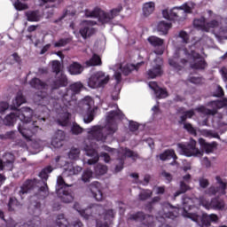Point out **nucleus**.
Segmentation results:
<instances>
[{
    "label": "nucleus",
    "instance_id": "50",
    "mask_svg": "<svg viewBox=\"0 0 227 227\" xmlns=\"http://www.w3.org/2000/svg\"><path fill=\"white\" fill-rule=\"evenodd\" d=\"M152 191L150 190H143L139 194H138V200L140 201H145V200H148L149 198H152Z\"/></svg>",
    "mask_w": 227,
    "mask_h": 227
},
{
    "label": "nucleus",
    "instance_id": "59",
    "mask_svg": "<svg viewBox=\"0 0 227 227\" xmlns=\"http://www.w3.org/2000/svg\"><path fill=\"white\" fill-rule=\"evenodd\" d=\"M74 210H76V212H78L80 214V215H82V217L83 219H86V208L85 209H82L81 208V204L75 202L74 205Z\"/></svg>",
    "mask_w": 227,
    "mask_h": 227
},
{
    "label": "nucleus",
    "instance_id": "13",
    "mask_svg": "<svg viewBox=\"0 0 227 227\" xmlns=\"http://www.w3.org/2000/svg\"><path fill=\"white\" fill-rule=\"evenodd\" d=\"M82 88L83 85L81 82L71 84L69 89H67L66 92L61 94V99L65 106H68L69 103L75 100V95L81 93V90H82Z\"/></svg>",
    "mask_w": 227,
    "mask_h": 227
},
{
    "label": "nucleus",
    "instance_id": "26",
    "mask_svg": "<svg viewBox=\"0 0 227 227\" xmlns=\"http://www.w3.org/2000/svg\"><path fill=\"white\" fill-rule=\"evenodd\" d=\"M89 189L93 196V198H95V200H97V201H102V191H100L101 189V185L100 183L95 181L93 183H91L89 186Z\"/></svg>",
    "mask_w": 227,
    "mask_h": 227
},
{
    "label": "nucleus",
    "instance_id": "32",
    "mask_svg": "<svg viewBox=\"0 0 227 227\" xmlns=\"http://www.w3.org/2000/svg\"><path fill=\"white\" fill-rule=\"evenodd\" d=\"M160 160H170V159H173L174 161L171 163V165H175L176 164V159H178V157L176 156V154L175 153V150L173 149H168L166 150L165 152H163L161 154H160Z\"/></svg>",
    "mask_w": 227,
    "mask_h": 227
},
{
    "label": "nucleus",
    "instance_id": "29",
    "mask_svg": "<svg viewBox=\"0 0 227 227\" xmlns=\"http://www.w3.org/2000/svg\"><path fill=\"white\" fill-rule=\"evenodd\" d=\"M149 87L151 88V90H153L157 98H166V97H168V91L166 90V89L159 87V85H157V82H149Z\"/></svg>",
    "mask_w": 227,
    "mask_h": 227
},
{
    "label": "nucleus",
    "instance_id": "39",
    "mask_svg": "<svg viewBox=\"0 0 227 227\" xmlns=\"http://www.w3.org/2000/svg\"><path fill=\"white\" fill-rule=\"evenodd\" d=\"M193 26L196 29H199V31H206V33H208V27H207V21H205L204 17L195 19L193 20Z\"/></svg>",
    "mask_w": 227,
    "mask_h": 227
},
{
    "label": "nucleus",
    "instance_id": "30",
    "mask_svg": "<svg viewBox=\"0 0 227 227\" xmlns=\"http://www.w3.org/2000/svg\"><path fill=\"white\" fill-rule=\"evenodd\" d=\"M22 104H26V98L22 94V91H19L15 98L12 100L11 110L17 111V109H19V107H20Z\"/></svg>",
    "mask_w": 227,
    "mask_h": 227
},
{
    "label": "nucleus",
    "instance_id": "44",
    "mask_svg": "<svg viewBox=\"0 0 227 227\" xmlns=\"http://www.w3.org/2000/svg\"><path fill=\"white\" fill-rule=\"evenodd\" d=\"M201 136H204V137H208L209 139L215 138V139H220L219 134L214 130L210 129H202L200 130Z\"/></svg>",
    "mask_w": 227,
    "mask_h": 227
},
{
    "label": "nucleus",
    "instance_id": "58",
    "mask_svg": "<svg viewBox=\"0 0 227 227\" xmlns=\"http://www.w3.org/2000/svg\"><path fill=\"white\" fill-rule=\"evenodd\" d=\"M219 26H220V23L216 20H213L206 23V27H207V33L210 31V29L219 27Z\"/></svg>",
    "mask_w": 227,
    "mask_h": 227
},
{
    "label": "nucleus",
    "instance_id": "9",
    "mask_svg": "<svg viewBox=\"0 0 227 227\" xmlns=\"http://www.w3.org/2000/svg\"><path fill=\"white\" fill-rule=\"evenodd\" d=\"M83 150L85 152V155H87V157H90V159L87 160V164H89V166L97 164V162H98V159H103L105 162L111 161V156H109L107 153H101L100 155H98V153L95 150L93 142H91L90 145H86Z\"/></svg>",
    "mask_w": 227,
    "mask_h": 227
},
{
    "label": "nucleus",
    "instance_id": "14",
    "mask_svg": "<svg viewBox=\"0 0 227 227\" xmlns=\"http://www.w3.org/2000/svg\"><path fill=\"white\" fill-rule=\"evenodd\" d=\"M93 99L90 97H86L82 102V109L85 111L83 114L84 123H91L95 120V113L97 108L92 107Z\"/></svg>",
    "mask_w": 227,
    "mask_h": 227
},
{
    "label": "nucleus",
    "instance_id": "12",
    "mask_svg": "<svg viewBox=\"0 0 227 227\" xmlns=\"http://www.w3.org/2000/svg\"><path fill=\"white\" fill-rule=\"evenodd\" d=\"M49 173H52V167L49 166L43 168L40 173L39 176L42 179L43 186L38 189V193L35 196L39 200H44L49 196V186H47V179L49 178Z\"/></svg>",
    "mask_w": 227,
    "mask_h": 227
},
{
    "label": "nucleus",
    "instance_id": "24",
    "mask_svg": "<svg viewBox=\"0 0 227 227\" xmlns=\"http://www.w3.org/2000/svg\"><path fill=\"white\" fill-rule=\"evenodd\" d=\"M87 22V24H89V26L83 27L80 29L79 33L81 35V36L86 40V38H90V36H93V35H95L97 33V30L91 27V26H95V24H97L96 21H85Z\"/></svg>",
    "mask_w": 227,
    "mask_h": 227
},
{
    "label": "nucleus",
    "instance_id": "31",
    "mask_svg": "<svg viewBox=\"0 0 227 227\" xmlns=\"http://www.w3.org/2000/svg\"><path fill=\"white\" fill-rule=\"evenodd\" d=\"M199 143L206 153H213L214 150L217 148V142L207 143L205 139L200 138Z\"/></svg>",
    "mask_w": 227,
    "mask_h": 227
},
{
    "label": "nucleus",
    "instance_id": "27",
    "mask_svg": "<svg viewBox=\"0 0 227 227\" xmlns=\"http://www.w3.org/2000/svg\"><path fill=\"white\" fill-rule=\"evenodd\" d=\"M85 219L91 217V215H102L104 207L98 204H93L86 208Z\"/></svg>",
    "mask_w": 227,
    "mask_h": 227
},
{
    "label": "nucleus",
    "instance_id": "3",
    "mask_svg": "<svg viewBox=\"0 0 227 227\" xmlns=\"http://www.w3.org/2000/svg\"><path fill=\"white\" fill-rule=\"evenodd\" d=\"M117 111H110L106 116V124L103 126H92L86 129L89 134L87 141H106L107 136H113L118 130V120H122L123 113L118 108V105L114 104Z\"/></svg>",
    "mask_w": 227,
    "mask_h": 227
},
{
    "label": "nucleus",
    "instance_id": "6",
    "mask_svg": "<svg viewBox=\"0 0 227 227\" xmlns=\"http://www.w3.org/2000/svg\"><path fill=\"white\" fill-rule=\"evenodd\" d=\"M123 11V7L121 5H118L116 8L110 10L109 12H106L102 11L100 8L96 7L94 10H85V17L90 19H98L102 24H109L113 19L118 17L120 12Z\"/></svg>",
    "mask_w": 227,
    "mask_h": 227
},
{
    "label": "nucleus",
    "instance_id": "4",
    "mask_svg": "<svg viewBox=\"0 0 227 227\" xmlns=\"http://www.w3.org/2000/svg\"><path fill=\"white\" fill-rule=\"evenodd\" d=\"M196 59L200 60L196 62ZM187 63H189L191 68H193V70H205L208 67L207 61L201 59L200 53L193 50L189 52L185 48L177 49L173 58L168 59V65L177 72H180Z\"/></svg>",
    "mask_w": 227,
    "mask_h": 227
},
{
    "label": "nucleus",
    "instance_id": "57",
    "mask_svg": "<svg viewBox=\"0 0 227 227\" xmlns=\"http://www.w3.org/2000/svg\"><path fill=\"white\" fill-rule=\"evenodd\" d=\"M84 129L79 126L77 123L73 124L71 128L72 134H74V136H79V134H82V131Z\"/></svg>",
    "mask_w": 227,
    "mask_h": 227
},
{
    "label": "nucleus",
    "instance_id": "15",
    "mask_svg": "<svg viewBox=\"0 0 227 227\" xmlns=\"http://www.w3.org/2000/svg\"><path fill=\"white\" fill-rule=\"evenodd\" d=\"M200 205H202L207 210H224L226 204L223 199L214 198L211 201L205 197L200 198Z\"/></svg>",
    "mask_w": 227,
    "mask_h": 227
},
{
    "label": "nucleus",
    "instance_id": "5",
    "mask_svg": "<svg viewBox=\"0 0 227 227\" xmlns=\"http://www.w3.org/2000/svg\"><path fill=\"white\" fill-rule=\"evenodd\" d=\"M194 8V4L185 3L179 7L172 9H165L162 11V17L166 20H173L174 22H183L187 19V13H191Z\"/></svg>",
    "mask_w": 227,
    "mask_h": 227
},
{
    "label": "nucleus",
    "instance_id": "62",
    "mask_svg": "<svg viewBox=\"0 0 227 227\" xmlns=\"http://www.w3.org/2000/svg\"><path fill=\"white\" fill-rule=\"evenodd\" d=\"M10 109V104L6 101H1L0 102V114L5 113Z\"/></svg>",
    "mask_w": 227,
    "mask_h": 227
},
{
    "label": "nucleus",
    "instance_id": "20",
    "mask_svg": "<svg viewBox=\"0 0 227 227\" xmlns=\"http://www.w3.org/2000/svg\"><path fill=\"white\" fill-rule=\"evenodd\" d=\"M147 41L150 43V45H152L155 49H159L154 51V54H157L158 56H162V54H164V49H162V45H164L163 39L157 37L155 35H151L147 38Z\"/></svg>",
    "mask_w": 227,
    "mask_h": 227
},
{
    "label": "nucleus",
    "instance_id": "21",
    "mask_svg": "<svg viewBox=\"0 0 227 227\" xmlns=\"http://www.w3.org/2000/svg\"><path fill=\"white\" fill-rule=\"evenodd\" d=\"M66 135L65 131L59 129L51 137V145L53 148H61L65 143Z\"/></svg>",
    "mask_w": 227,
    "mask_h": 227
},
{
    "label": "nucleus",
    "instance_id": "41",
    "mask_svg": "<svg viewBox=\"0 0 227 227\" xmlns=\"http://www.w3.org/2000/svg\"><path fill=\"white\" fill-rule=\"evenodd\" d=\"M171 23L160 21L157 25V32L160 35H168V32L171 29Z\"/></svg>",
    "mask_w": 227,
    "mask_h": 227
},
{
    "label": "nucleus",
    "instance_id": "56",
    "mask_svg": "<svg viewBox=\"0 0 227 227\" xmlns=\"http://www.w3.org/2000/svg\"><path fill=\"white\" fill-rule=\"evenodd\" d=\"M79 153H81V150L79 148H72L68 153V157L74 160L75 159H79Z\"/></svg>",
    "mask_w": 227,
    "mask_h": 227
},
{
    "label": "nucleus",
    "instance_id": "38",
    "mask_svg": "<svg viewBox=\"0 0 227 227\" xmlns=\"http://www.w3.org/2000/svg\"><path fill=\"white\" fill-rule=\"evenodd\" d=\"M29 84L31 88H34L35 90H47V88H49V85L39 78H33L29 82Z\"/></svg>",
    "mask_w": 227,
    "mask_h": 227
},
{
    "label": "nucleus",
    "instance_id": "16",
    "mask_svg": "<svg viewBox=\"0 0 227 227\" xmlns=\"http://www.w3.org/2000/svg\"><path fill=\"white\" fill-rule=\"evenodd\" d=\"M211 106L216 108L208 109L205 106H200L196 109V111H198L199 113H202V114H206L207 116H215V114H217V109H221L222 107H227V98L212 101Z\"/></svg>",
    "mask_w": 227,
    "mask_h": 227
},
{
    "label": "nucleus",
    "instance_id": "19",
    "mask_svg": "<svg viewBox=\"0 0 227 227\" xmlns=\"http://www.w3.org/2000/svg\"><path fill=\"white\" fill-rule=\"evenodd\" d=\"M15 162V155L11 153H5L0 159V171H12Z\"/></svg>",
    "mask_w": 227,
    "mask_h": 227
},
{
    "label": "nucleus",
    "instance_id": "35",
    "mask_svg": "<svg viewBox=\"0 0 227 227\" xmlns=\"http://www.w3.org/2000/svg\"><path fill=\"white\" fill-rule=\"evenodd\" d=\"M142 65H145V62H139L137 65L134 64H126L124 67L120 66V70L122 72L124 75H129V74H131L132 71L137 70L139 67Z\"/></svg>",
    "mask_w": 227,
    "mask_h": 227
},
{
    "label": "nucleus",
    "instance_id": "46",
    "mask_svg": "<svg viewBox=\"0 0 227 227\" xmlns=\"http://www.w3.org/2000/svg\"><path fill=\"white\" fill-rule=\"evenodd\" d=\"M17 137V131H7L5 134H0L1 141H8V139H15Z\"/></svg>",
    "mask_w": 227,
    "mask_h": 227
},
{
    "label": "nucleus",
    "instance_id": "42",
    "mask_svg": "<svg viewBox=\"0 0 227 227\" xmlns=\"http://www.w3.org/2000/svg\"><path fill=\"white\" fill-rule=\"evenodd\" d=\"M57 196L63 203H72V201H74V196H72V192H68V189L63 190V192L57 194Z\"/></svg>",
    "mask_w": 227,
    "mask_h": 227
},
{
    "label": "nucleus",
    "instance_id": "48",
    "mask_svg": "<svg viewBox=\"0 0 227 227\" xmlns=\"http://www.w3.org/2000/svg\"><path fill=\"white\" fill-rule=\"evenodd\" d=\"M187 191H189V185L185 184V182L180 181V189L179 191L176 192L174 196L176 198L177 196H180V194L187 192Z\"/></svg>",
    "mask_w": 227,
    "mask_h": 227
},
{
    "label": "nucleus",
    "instance_id": "11",
    "mask_svg": "<svg viewBox=\"0 0 227 227\" xmlns=\"http://www.w3.org/2000/svg\"><path fill=\"white\" fill-rule=\"evenodd\" d=\"M107 82H109V75L98 71L90 75L88 80V86L95 90L97 88H104Z\"/></svg>",
    "mask_w": 227,
    "mask_h": 227
},
{
    "label": "nucleus",
    "instance_id": "10",
    "mask_svg": "<svg viewBox=\"0 0 227 227\" xmlns=\"http://www.w3.org/2000/svg\"><path fill=\"white\" fill-rule=\"evenodd\" d=\"M179 153L185 157H203V151L196 148V140H190L189 144H178Z\"/></svg>",
    "mask_w": 227,
    "mask_h": 227
},
{
    "label": "nucleus",
    "instance_id": "1",
    "mask_svg": "<svg viewBox=\"0 0 227 227\" xmlns=\"http://www.w3.org/2000/svg\"><path fill=\"white\" fill-rule=\"evenodd\" d=\"M33 118V109L30 107H22L20 110L7 114L3 119V123L5 127H14L17 123V120H20L21 123L18 125V130L21 136L27 141H31V138L35 134L42 132V128L38 124V121H31Z\"/></svg>",
    "mask_w": 227,
    "mask_h": 227
},
{
    "label": "nucleus",
    "instance_id": "51",
    "mask_svg": "<svg viewBox=\"0 0 227 227\" xmlns=\"http://www.w3.org/2000/svg\"><path fill=\"white\" fill-rule=\"evenodd\" d=\"M91 178H93V171H91L90 168H87L82 176V182H90Z\"/></svg>",
    "mask_w": 227,
    "mask_h": 227
},
{
    "label": "nucleus",
    "instance_id": "22",
    "mask_svg": "<svg viewBox=\"0 0 227 227\" xmlns=\"http://www.w3.org/2000/svg\"><path fill=\"white\" fill-rule=\"evenodd\" d=\"M154 63H156V65L153 66L147 72V75L149 79H155V77H159V75H162V59L156 58L154 59Z\"/></svg>",
    "mask_w": 227,
    "mask_h": 227
},
{
    "label": "nucleus",
    "instance_id": "47",
    "mask_svg": "<svg viewBox=\"0 0 227 227\" xmlns=\"http://www.w3.org/2000/svg\"><path fill=\"white\" fill-rule=\"evenodd\" d=\"M176 40H181L183 43H189V34L187 32L181 30L178 35H176Z\"/></svg>",
    "mask_w": 227,
    "mask_h": 227
},
{
    "label": "nucleus",
    "instance_id": "64",
    "mask_svg": "<svg viewBox=\"0 0 227 227\" xmlns=\"http://www.w3.org/2000/svg\"><path fill=\"white\" fill-rule=\"evenodd\" d=\"M114 215H116V212H114V210L113 209H109L107 211L105 212V219H113L114 218Z\"/></svg>",
    "mask_w": 227,
    "mask_h": 227
},
{
    "label": "nucleus",
    "instance_id": "8",
    "mask_svg": "<svg viewBox=\"0 0 227 227\" xmlns=\"http://www.w3.org/2000/svg\"><path fill=\"white\" fill-rule=\"evenodd\" d=\"M183 216L184 217H187L188 219H191L193 221V223H200V222L201 221L202 225H204L205 227H210V224H212V223H218L219 221V216H217V215L215 214H203L202 216L198 215V214H194V213H189L187 211H184L183 212Z\"/></svg>",
    "mask_w": 227,
    "mask_h": 227
},
{
    "label": "nucleus",
    "instance_id": "2",
    "mask_svg": "<svg viewBox=\"0 0 227 227\" xmlns=\"http://www.w3.org/2000/svg\"><path fill=\"white\" fill-rule=\"evenodd\" d=\"M178 208L174 207L169 203H164L161 206V210L157 213L155 219L150 215H145L143 212H137L136 214L129 215L128 220L141 223L142 227H171L168 224H162V223H165L166 219H172V221L176 219V217H178Z\"/></svg>",
    "mask_w": 227,
    "mask_h": 227
},
{
    "label": "nucleus",
    "instance_id": "7",
    "mask_svg": "<svg viewBox=\"0 0 227 227\" xmlns=\"http://www.w3.org/2000/svg\"><path fill=\"white\" fill-rule=\"evenodd\" d=\"M28 212L34 215L33 220L29 221L28 223H16L14 227H37L42 224L40 221V214H42V205L38 201H31L28 207Z\"/></svg>",
    "mask_w": 227,
    "mask_h": 227
},
{
    "label": "nucleus",
    "instance_id": "45",
    "mask_svg": "<svg viewBox=\"0 0 227 227\" xmlns=\"http://www.w3.org/2000/svg\"><path fill=\"white\" fill-rule=\"evenodd\" d=\"M60 119L58 120L59 123L62 127H67L68 125V121L70 120V113H62L59 114Z\"/></svg>",
    "mask_w": 227,
    "mask_h": 227
},
{
    "label": "nucleus",
    "instance_id": "17",
    "mask_svg": "<svg viewBox=\"0 0 227 227\" xmlns=\"http://www.w3.org/2000/svg\"><path fill=\"white\" fill-rule=\"evenodd\" d=\"M119 157H121L119 159V165H116L115 171L119 173V171H121L123 169V164H124V159L129 158L132 159V160H136L139 158V155L137 153L133 152L132 150L129 148H121L119 149Z\"/></svg>",
    "mask_w": 227,
    "mask_h": 227
},
{
    "label": "nucleus",
    "instance_id": "43",
    "mask_svg": "<svg viewBox=\"0 0 227 227\" xmlns=\"http://www.w3.org/2000/svg\"><path fill=\"white\" fill-rule=\"evenodd\" d=\"M85 65L86 67H98L99 65H102V59L98 55L93 54L91 59L85 62Z\"/></svg>",
    "mask_w": 227,
    "mask_h": 227
},
{
    "label": "nucleus",
    "instance_id": "49",
    "mask_svg": "<svg viewBox=\"0 0 227 227\" xmlns=\"http://www.w3.org/2000/svg\"><path fill=\"white\" fill-rule=\"evenodd\" d=\"M94 171H95L96 175H98V176H100L102 175H106V173H107V166H105L102 164H98L95 167Z\"/></svg>",
    "mask_w": 227,
    "mask_h": 227
},
{
    "label": "nucleus",
    "instance_id": "18",
    "mask_svg": "<svg viewBox=\"0 0 227 227\" xmlns=\"http://www.w3.org/2000/svg\"><path fill=\"white\" fill-rule=\"evenodd\" d=\"M216 184H218V187L211 186L206 191V194L209 196H215V194H219L220 196H224L226 194L227 183L224 182L221 176H217L215 177Z\"/></svg>",
    "mask_w": 227,
    "mask_h": 227
},
{
    "label": "nucleus",
    "instance_id": "60",
    "mask_svg": "<svg viewBox=\"0 0 227 227\" xmlns=\"http://www.w3.org/2000/svg\"><path fill=\"white\" fill-rule=\"evenodd\" d=\"M68 43H70V39H59L58 42L54 43V47H65V45H68Z\"/></svg>",
    "mask_w": 227,
    "mask_h": 227
},
{
    "label": "nucleus",
    "instance_id": "52",
    "mask_svg": "<svg viewBox=\"0 0 227 227\" xmlns=\"http://www.w3.org/2000/svg\"><path fill=\"white\" fill-rule=\"evenodd\" d=\"M51 68L52 72L56 74V75H59V74L61 73V63H59V61L58 60H53Z\"/></svg>",
    "mask_w": 227,
    "mask_h": 227
},
{
    "label": "nucleus",
    "instance_id": "54",
    "mask_svg": "<svg viewBox=\"0 0 227 227\" xmlns=\"http://www.w3.org/2000/svg\"><path fill=\"white\" fill-rule=\"evenodd\" d=\"M194 115V110H188L184 112V114L180 117L179 123H184L187 118H192Z\"/></svg>",
    "mask_w": 227,
    "mask_h": 227
},
{
    "label": "nucleus",
    "instance_id": "36",
    "mask_svg": "<svg viewBox=\"0 0 227 227\" xmlns=\"http://www.w3.org/2000/svg\"><path fill=\"white\" fill-rule=\"evenodd\" d=\"M25 16L28 22H40L42 20L40 11H27L25 12Z\"/></svg>",
    "mask_w": 227,
    "mask_h": 227
},
{
    "label": "nucleus",
    "instance_id": "37",
    "mask_svg": "<svg viewBox=\"0 0 227 227\" xmlns=\"http://www.w3.org/2000/svg\"><path fill=\"white\" fill-rule=\"evenodd\" d=\"M143 15L145 17H150L153 12H155V2H146L142 7Z\"/></svg>",
    "mask_w": 227,
    "mask_h": 227
},
{
    "label": "nucleus",
    "instance_id": "28",
    "mask_svg": "<svg viewBox=\"0 0 227 227\" xmlns=\"http://www.w3.org/2000/svg\"><path fill=\"white\" fill-rule=\"evenodd\" d=\"M35 185H36L35 180H27L23 184L19 191V195L20 196L21 200L24 198V194H27V192H31V191L35 189Z\"/></svg>",
    "mask_w": 227,
    "mask_h": 227
},
{
    "label": "nucleus",
    "instance_id": "34",
    "mask_svg": "<svg viewBox=\"0 0 227 227\" xmlns=\"http://www.w3.org/2000/svg\"><path fill=\"white\" fill-rule=\"evenodd\" d=\"M35 99L39 106L45 107V106H48L51 98L47 95V92H38L35 95Z\"/></svg>",
    "mask_w": 227,
    "mask_h": 227
},
{
    "label": "nucleus",
    "instance_id": "63",
    "mask_svg": "<svg viewBox=\"0 0 227 227\" xmlns=\"http://www.w3.org/2000/svg\"><path fill=\"white\" fill-rule=\"evenodd\" d=\"M14 7L16 8V10L21 11V10H27V5H26V4H22L20 0H17L14 3Z\"/></svg>",
    "mask_w": 227,
    "mask_h": 227
},
{
    "label": "nucleus",
    "instance_id": "25",
    "mask_svg": "<svg viewBox=\"0 0 227 227\" xmlns=\"http://www.w3.org/2000/svg\"><path fill=\"white\" fill-rule=\"evenodd\" d=\"M114 77L116 81V85L114 86V91L112 93L111 98L112 100H118V98H120V91H121V85H120L121 82V73L116 71Z\"/></svg>",
    "mask_w": 227,
    "mask_h": 227
},
{
    "label": "nucleus",
    "instance_id": "55",
    "mask_svg": "<svg viewBox=\"0 0 227 227\" xmlns=\"http://www.w3.org/2000/svg\"><path fill=\"white\" fill-rule=\"evenodd\" d=\"M56 0H40V6H43L47 10V8H54V2Z\"/></svg>",
    "mask_w": 227,
    "mask_h": 227
},
{
    "label": "nucleus",
    "instance_id": "23",
    "mask_svg": "<svg viewBox=\"0 0 227 227\" xmlns=\"http://www.w3.org/2000/svg\"><path fill=\"white\" fill-rule=\"evenodd\" d=\"M55 80L51 83V90H59V88H65L68 86V78L63 73L60 74H56Z\"/></svg>",
    "mask_w": 227,
    "mask_h": 227
},
{
    "label": "nucleus",
    "instance_id": "33",
    "mask_svg": "<svg viewBox=\"0 0 227 227\" xmlns=\"http://www.w3.org/2000/svg\"><path fill=\"white\" fill-rule=\"evenodd\" d=\"M67 70L71 75H81L84 71V67L79 62H73L69 65Z\"/></svg>",
    "mask_w": 227,
    "mask_h": 227
},
{
    "label": "nucleus",
    "instance_id": "61",
    "mask_svg": "<svg viewBox=\"0 0 227 227\" xmlns=\"http://www.w3.org/2000/svg\"><path fill=\"white\" fill-rule=\"evenodd\" d=\"M184 129H185V130H187L190 134H192V136H196V129H194V127H192V124L184 123Z\"/></svg>",
    "mask_w": 227,
    "mask_h": 227
},
{
    "label": "nucleus",
    "instance_id": "40",
    "mask_svg": "<svg viewBox=\"0 0 227 227\" xmlns=\"http://www.w3.org/2000/svg\"><path fill=\"white\" fill-rule=\"evenodd\" d=\"M71 185H68L67 183H65V180H63V177L61 176H59L57 178V185H56V192L57 194H62L63 191L66 189H68Z\"/></svg>",
    "mask_w": 227,
    "mask_h": 227
},
{
    "label": "nucleus",
    "instance_id": "53",
    "mask_svg": "<svg viewBox=\"0 0 227 227\" xmlns=\"http://www.w3.org/2000/svg\"><path fill=\"white\" fill-rule=\"evenodd\" d=\"M17 205H19V200H17V199L14 197L10 198L9 203H8V210L10 212H13V210H15V207H17Z\"/></svg>",
    "mask_w": 227,
    "mask_h": 227
}]
</instances>
